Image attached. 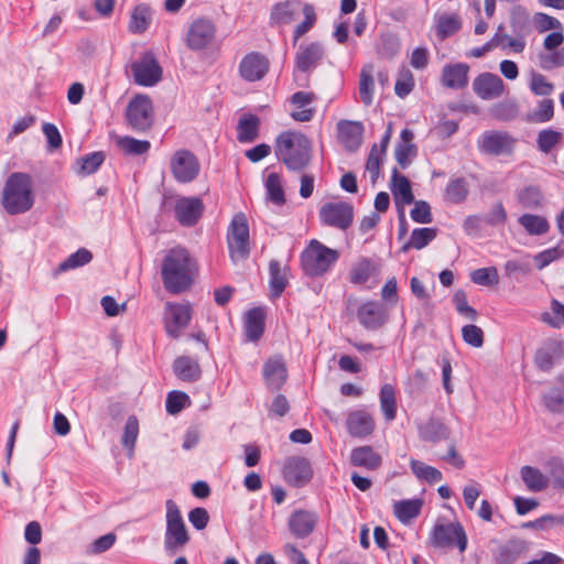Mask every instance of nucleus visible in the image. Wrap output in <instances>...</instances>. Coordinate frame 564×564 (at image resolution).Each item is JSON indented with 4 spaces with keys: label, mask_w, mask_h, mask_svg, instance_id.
<instances>
[{
    "label": "nucleus",
    "mask_w": 564,
    "mask_h": 564,
    "mask_svg": "<svg viewBox=\"0 0 564 564\" xmlns=\"http://www.w3.org/2000/svg\"><path fill=\"white\" fill-rule=\"evenodd\" d=\"M540 66L544 70L564 66V47L552 51L550 54L540 55Z\"/></svg>",
    "instance_id": "680f3d73"
},
{
    "label": "nucleus",
    "mask_w": 564,
    "mask_h": 564,
    "mask_svg": "<svg viewBox=\"0 0 564 564\" xmlns=\"http://www.w3.org/2000/svg\"><path fill=\"white\" fill-rule=\"evenodd\" d=\"M126 118L132 130L144 132L153 123V104L149 96L139 94L133 97L127 107Z\"/></svg>",
    "instance_id": "0eeeda50"
},
{
    "label": "nucleus",
    "mask_w": 564,
    "mask_h": 564,
    "mask_svg": "<svg viewBox=\"0 0 564 564\" xmlns=\"http://www.w3.org/2000/svg\"><path fill=\"white\" fill-rule=\"evenodd\" d=\"M520 476L527 489L531 492H541L549 487V477L536 467L522 466Z\"/></svg>",
    "instance_id": "7c9ffc66"
},
{
    "label": "nucleus",
    "mask_w": 564,
    "mask_h": 564,
    "mask_svg": "<svg viewBox=\"0 0 564 564\" xmlns=\"http://www.w3.org/2000/svg\"><path fill=\"white\" fill-rule=\"evenodd\" d=\"M346 426L351 436L364 438L373 432L375 421L368 412L357 410L348 414Z\"/></svg>",
    "instance_id": "5701e85b"
},
{
    "label": "nucleus",
    "mask_w": 564,
    "mask_h": 564,
    "mask_svg": "<svg viewBox=\"0 0 564 564\" xmlns=\"http://www.w3.org/2000/svg\"><path fill=\"white\" fill-rule=\"evenodd\" d=\"M380 406L382 413L388 421H392L397 415V401L394 388L387 383L380 390Z\"/></svg>",
    "instance_id": "a18cd8bd"
},
{
    "label": "nucleus",
    "mask_w": 564,
    "mask_h": 564,
    "mask_svg": "<svg viewBox=\"0 0 564 564\" xmlns=\"http://www.w3.org/2000/svg\"><path fill=\"white\" fill-rule=\"evenodd\" d=\"M436 32L441 40H445L457 33L462 28V21L457 13H437L435 14Z\"/></svg>",
    "instance_id": "473e14b6"
},
{
    "label": "nucleus",
    "mask_w": 564,
    "mask_h": 564,
    "mask_svg": "<svg viewBox=\"0 0 564 564\" xmlns=\"http://www.w3.org/2000/svg\"><path fill=\"white\" fill-rule=\"evenodd\" d=\"M192 318V306L189 304H167L165 329L170 337L177 338Z\"/></svg>",
    "instance_id": "dca6fc26"
},
{
    "label": "nucleus",
    "mask_w": 564,
    "mask_h": 564,
    "mask_svg": "<svg viewBox=\"0 0 564 564\" xmlns=\"http://www.w3.org/2000/svg\"><path fill=\"white\" fill-rule=\"evenodd\" d=\"M151 23V9L148 4L141 3L134 7L131 12L129 31L133 34L143 33Z\"/></svg>",
    "instance_id": "e433bc0d"
},
{
    "label": "nucleus",
    "mask_w": 564,
    "mask_h": 564,
    "mask_svg": "<svg viewBox=\"0 0 564 564\" xmlns=\"http://www.w3.org/2000/svg\"><path fill=\"white\" fill-rule=\"evenodd\" d=\"M166 529L164 533V550L174 556L188 544L191 538L182 517L181 510L172 499L166 500Z\"/></svg>",
    "instance_id": "39448f33"
},
{
    "label": "nucleus",
    "mask_w": 564,
    "mask_h": 564,
    "mask_svg": "<svg viewBox=\"0 0 564 564\" xmlns=\"http://www.w3.org/2000/svg\"><path fill=\"white\" fill-rule=\"evenodd\" d=\"M451 431L441 420L431 417L419 425V436L424 442L440 443L449 438Z\"/></svg>",
    "instance_id": "b1692460"
},
{
    "label": "nucleus",
    "mask_w": 564,
    "mask_h": 564,
    "mask_svg": "<svg viewBox=\"0 0 564 564\" xmlns=\"http://www.w3.org/2000/svg\"><path fill=\"white\" fill-rule=\"evenodd\" d=\"M470 279L478 285H494L498 283V271L495 267L480 268L471 272Z\"/></svg>",
    "instance_id": "4d7b16f0"
},
{
    "label": "nucleus",
    "mask_w": 564,
    "mask_h": 564,
    "mask_svg": "<svg viewBox=\"0 0 564 564\" xmlns=\"http://www.w3.org/2000/svg\"><path fill=\"white\" fill-rule=\"evenodd\" d=\"M529 88L535 96L547 97L554 91V85L535 70L530 73Z\"/></svg>",
    "instance_id": "3c124183"
},
{
    "label": "nucleus",
    "mask_w": 564,
    "mask_h": 564,
    "mask_svg": "<svg viewBox=\"0 0 564 564\" xmlns=\"http://www.w3.org/2000/svg\"><path fill=\"white\" fill-rule=\"evenodd\" d=\"M467 195L468 186L463 177L449 181L444 193L445 200L452 204L463 203Z\"/></svg>",
    "instance_id": "c03bdc74"
},
{
    "label": "nucleus",
    "mask_w": 564,
    "mask_h": 564,
    "mask_svg": "<svg viewBox=\"0 0 564 564\" xmlns=\"http://www.w3.org/2000/svg\"><path fill=\"white\" fill-rule=\"evenodd\" d=\"M260 119L256 115L242 116L237 126V139L241 143L253 142L259 135Z\"/></svg>",
    "instance_id": "2f4dec72"
},
{
    "label": "nucleus",
    "mask_w": 564,
    "mask_h": 564,
    "mask_svg": "<svg viewBox=\"0 0 564 564\" xmlns=\"http://www.w3.org/2000/svg\"><path fill=\"white\" fill-rule=\"evenodd\" d=\"M269 274L271 296L278 299L288 285L286 269H282L278 260H271L269 263Z\"/></svg>",
    "instance_id": "f704fd0d"
},
{
    "label": "nucleus",
    "mask_w": 564,
    "mask_h": 564,
    "mask_svg": "<svg viewBox=\"0 0 564 564\" xmlns=\"http://www.w3.org/2000/svg\"><path fill=\"white\" fill-rule=\"evenodd\" d=\"M93 259V254L86 248H80L76 252L72 253L66 260L59 263L56 272H65L70 269H76L89 263Z\"/></svg>",
    "instance_id": "8fccbe9b"
},
{
    "label": "nucleus",
    "mask_w": 564,
    "mask_h": 564,
    "mask_svg": "<svg viewBox=\"0 0 564 564\" xmlns=\"http://www.w3.org/2000/svg\"><path fill=\"white\" fill-rule=\"evenodd\" d=\"M265 314L261 307H254L247 312L245 318V333L250 341H257L264 330Z\"/></svg>",
    "instance_id": "c756f323"
},
{
    "label": "nucleus",
    "mask_w": 564,
    "mask_h": 564,
    "mask_svg": "<svg viewBox=\"0 0 564 564\" xmlns=\"http://www.w3.org/2000/svg\"><path fill=\"white\" fill-rule=\"evenodd\" d=\"M318 517L313 511L295 510L289 518V529L297 539L308 536L315 529Z\"/></svg>",
    "instance_id": "412c9836"
},
{
    "label": "nucleus",
    "mask_w": 564,
    "mask_h": 564,
    "mask_svg": "<svg viewBox=\"0 0 564 564\" xmlns=\"http://www.w3.org/2000/svg\"><path fill=\"white\" fill-rule=\"evenodd\" d=\"M283 476L286 482L302 487L313 477V469L305 457H290L285 460Z\"/></svg>",
    "instance_id": "ddd939ff"
},
{
    "label": "nucleus",
    "mask_w": 564,
    "mask_h": 564,
    "mask_svg": "<svg viewBox=\"0 0 564 564\" xmlns=\"http://www.w3.org/2000/svg\"><path fill=\"white\" fill-rule=\"evenodd\" d=\"M216 24L209 18H197L187 28L185 35L186 46L192 51L207 48L216 37Z\"/></svg>",
    "instance_id": "1a4fd4ad"
},
{
    "label": "nucleus",
    "mask_w": 564,
    "mask_h": 564,
    "mask_svg": "<svg viewBox=\"0 0 564 564\" xmlns=\"http://www.w3.org/2000/svg\"><path fill=\"white\" fill-rule=\"evenodd\" d=\"M171 172L178 183H189L199 174L200 164L188 150L176 151L171 159Z\"/></svg>",
    "instance_id": "9b49d317"
},
{
    "label": "nucleus",
    "mask_w": 564,
    "mask_h": 564,
    "mask_svg": "<svg viewBox=\"0 0 564 564\" xmlns=\"http://www.w3.org/2000/svg\"><path fill=\"white\" fill-rule=\"evenodd\" d=\"M227 245L234 262L245 260L250 254L249 225L245 214L234 216L227 230Z\"/></svg>",
    "instance_id": "423d86ee"
},
{
    "label": "nucleus",
    "mask_w": 564,
    "mask_h": 564,
    "mask_svg": "<svg viewBox=\"0 0 564 564\" xmlns=\"http://www.w3.org/2000/svg\"><path fill=\"white\" fill-rule=\"evenodd\" d=\"M544 404L553 413L564 412V393L560 390H552L543 398Z\"/></svg>",
    "instance_id": "774afa93"
},
{
    "label": "nucleus",
    "mask_w": 564,
    "mask_h": 564,
    "mask_svg": "<svg viewBox=\"0 0 564 564\" xmlns=\"http://www.w3.org/2000/svg\"><path fill=\"white\" fill-rule=\"evenodd\" d=\"M563 139L560 131L551 128L543 129L538 133V148L543 153H550Z\"/></svg>",
    "instance_id": "603ef678"
},
{
    "label": "nucleus",
    "mask_w": 564,
    "mask_h": 564,
    "mask_svg": "<svg viewBox=\"0 0 564 564\" xmlns=\"http://www.w3.org/2000/svg\"><path fill=\"white\" fill-rule=\"evenodd\" d=\"M264 185L269 200L278 206H281L285 203V195L282 187L281 177L278 173H270L265 180Z\"/></svg>",
    "instance_id": "de8ad7c7"
},
{
    "label": "nucleus",
    "mask_w": 564,
    "mask_h": 564,
    "mask_svg": "<svg viewBox=\"0 0 564 564\" xmlns=\"http://www.w3.org/2000/svg\"><path fill=\"white\" fill-rule=\"evenodd\" d=\"M453 303L458 314L470 321H475L477 318L478 313L474 307L468 305L465 291L457 290L453 295Z\"/></svg>",
    "instance_id": "13d9d810"
},
{
    "label": "nucleus",
    "mask_w": 564,
    "mask_h": 564,
    "mask_svg": "<svg viewBox=\"0 0 564 564\" xmlns=\"http://www.w3.org/2000/svg\"><path fill=\"white\" fill-rule=\"evenodd\" d=\"M175 375L183 381L193 382L200 378V368L197 361L183 356L175 359L173 364Z\"/></svg>",
    "instance_id": "72a5a7b5"
},
{
    "label": "nucleus",
    "mask_w": 564,
    "mask_h": 564,
    "mask_svg": "<svg viewBox=\"0 0 564 564\" xmlns=\"http://www.w3.org/2000/svg\"><path fill=\"white\" fill-rule=\"evenodd\" d=\"M478 145L480 151L498 156L513 150L514 139L506 132L488 131L481 135Z\"/></svg>",
    "instance_id": "2eb2a0df"
},
{
    "label": "nucleus",
    "mask_w": 564,
    "mask_h": 564,
    "mask_svg": "<svg viewBox=\"0 0 564 564\" xmlns=\"http://www.w3.org/2000/svg\"><path fill=\"white\" fill-rule=\"evenodd\" d=\"M414 88V77L410 69L402 68L399 72L394 86V93L400 98L408 96Z\"/></svg>",
    "instance_id": "6e6d98bb"
},
{
    "label": "nucleus",
    "mask_w": 564,
    "mask_h": 564,
    "mask_svg": "<svg viewBox=\"0 0 564 564\" xmlns=\"http://www.w3.org/2000/svg\"><path fill=\"white\" fill-rule=\"evenodd\" d=\"M462 336L466 344L479 348L484 345V332L480 327L469 324L462 328Z\"/></svg>",
    "instance_id": "0e129e2a"
},
{
    "label": "nucleus",
    "mask_w": 564,
    "mask_h": 564,
    "mask_svg": "<svg viewBox=\"0 0 564 564\" xmlns=\"http://www.w3.org/2000/svg\"><path fill=\"white\" fill-rule=\"evenodd\" d=\"M413 203L414 207L410 213L412 220L419 224H431L433 217L430 204L425 200H416Z\"/></svg>",
    "instance_id": "e2e57ef3"
},
{
    "label": "nucleus",
    "mask_w": 564,
    "mask_h": 564,
    "mask_svg": "<svg viewBox=\"0 0 564 564\" xmlns=\"http://www.w3.org/2000/svg\"><path fill=\"white\" fill-rule=\"evenodd\" d=\"M390 189L394 196L397 204H412L414 202V195L412 193L410 181L399 173L398 169L392 170Z\"/></svg>",
    "instance_id": "cd10ccee"
},
{
    "label": "nucleus",
    "mask_w": 564,
    "mask_h": 564,
    "mask_svg": "<svg viewBox=\"0 0 564 564\" xmlns=\"http://www.w3.org/2000/svg\"><path fill=\"white\" fill-rule=\"evenodd\" d=\"M429 542L435 549L451 547L456 544L463 553L467 547V535L460 523H437L430 533Z\"/></svg>",
    "instance_id": "6e6552de"
},
{
    "label": "nucleus",
    "mask_w": 564,
    "mask_h": 564,
    "mask_svg": "<svg viewBox=\"0 0 564 564\" xmlns=\"http://www.w3.org/2000/svg\"><path fill=\"white\" fill-rule=\"evenodd\" d=\"M414 134L409 129H403L400 134V142L395 148V160L402 169L410 165L412 159L416 156L417 149L412 143Z\"/></svg>",
    "instance_id": "bb28decb"
},
{
    "label": "nucleus",
    "mask_w": 564,
    "mask_h": 564,
    "mask_svg": "<svg viewBox=\"0 0 564 564\" xmlns=\"http://www.w3.org/2000/svg\"><path fill=\"white\" fill-rule=\"evenodd\" d=\"M139 434V422L134 415H131L127 419L123 436H122V445L128 448L131 453L133 452L137 438Z\"/></svg>",
    "instance_id": "bf43d9fd"
},
{
    "label": "nucleus",
    "mask_w": 564,
    "mask_h": 564,
    "mask_svg": "<svg viewBox=\"0 0 564 564\" xmlns=\"http://www.w3.org/2000/svg\"><path fill=\"white\" fill-rule=\"evenodd\" d=\"M1 204L9 215L29 212L34 204L31 175L23 172L11 173L2 189Z\"/></svg>",
    "instance_id": "7ed1b4c3"
},
{
    "label": "nucleus",
    "mask_w": 564,
    "mask_h": 564,
    "mask_svg": "<svg viewBox=\"0 0 564 564\" xmlns=\"http://www.w3.org/2000/svg\"><path fill=\"white\" fill-rule=\"evenodd\" d=\"M323 54L324 51L319 43L300 46L295 56L297 69L304 73L312 69L322 59Z\"/></svg>",
    "instance_id": "393cba45"
},
{
    "label": "nucleus",
    "mask_w": 564,
    "mask_h": 564,
    "mask_svg": "<svg viewBox=\"0 0 564 564\" xmlns=\"http://www.w3.org/2000/svg\"><path fill=\"white\" fill-rule=\"evenodd\" d=\"M302 10L301 2L288 0L273 7L270 15L272 25H283L293 22Z\"/></svg>",
    "instance_id": "a878e982"
},
{
    "label": "nucleus",
    "mask_w": 564,
    "mask_h": 564,
    "mask_svg": "<svg viewBox=\"0 0 564 564\" xmlns=\"http://www.w3.org/2000/svg\"><path fill=\"white\" fill-rule=\"evenodd\" d=\"M196 271V261L185 248L170 249L161 265V276L165 290L172 294L188 290L194 282Z\"/></svg>",
    "instance_id": "f257e3e1"
},
{
    "label": "nucleus",
    "mask_w": 564,
    "mask_h": 564,
    "mask_svg": "<svg viewBox=\"0 0 564 564\" xmlns=\"http://www.w3.org/2000/svg\"><path fill=\"white\" fill-rule=\"evenodd\" d=\"M321 220L327 226L347 229L354 218V208L345 202L327 203L319 209Z\"/></svg>",
    "instance_id": "f8f14e48"
},
{
    "label": "nucleus",
    "mask_w": 564,
    "mask_h": 564,
    "mask_svg": "<svg viewBox=\"0 0 564 564\" xmlns=\"http://www.w3.org/2000/svg\"><path fill=\"white\" fill-rule=\"evenodd\" d=\"M269 69V61L262 54L251 52L240 62L239 73L247 82L260 80Z\"/></svg>",
    "instance_id": "a211bd4d"
},
{
    "label": "nucleus",
    "mask_w": 564,
    "mask_h": 564,
    "mask_svg": "<svg viewBox=\"0 0 564 564\" xmlns=\"http://www.w3.org/2000/svg\"><path fill=\"white\" fill-rule=\"evenodd\" d=\"M116 142L118 148L128 155L145 154L151 148L148 140H138L132 137H119Z\"/></svg>",
    "instance_id": "37998d69"
},
{
    "label": "nucleus",
    "mask_w": 564,
    "mask_h": 564,
    "mask_svg": "<svg viewBox=\"0 0 564 564\" xmlns=\"http://www.w3.org/2000/svg\"><path fill=\"white\" fill-rule=\"evenodd\" d=\"M377 270V265L373 260L369 258H361L357 261L350 272H349V281L352 284H364Z\"/></svg>",
    "instance_id": "4c0bfd02"
},
{
    "label": "nucleus",
    "mask_w": 564,
    "mask_h": 564,
    "mask_svg": "<svg viewBox=\"0 0 564 564\" xmlns=\"http://www.w3.org/2000/svg\"><path fill=\"white\" fill-rule=\"evenodd\" d=\"M564 256V248L553 247L546 250H543L534 256V261L536 262V267L539 270L544 269L553 261L560 259Z\"/></svg>",
    "instance_id": "69168bd1"
},
{
    "label": "nucleus",
    "mask_w": 564,
    "mask_h": 564,
    "mask_svg": "<svg viewBox=\"0 0 564 564\" xmlns=\"http://www.w3.org/2000/svg\"><path fill=\"white\" fill-rule=\"evenodd\" d=\"M524 551V545L520 541H509L499 549L497 561L500 564L514 563Z\"/></svg>",
    "instance_id": "09e8293b"
},
{
    "label": "nucleus",
    "mask_w": 564,
    "mask_h": 564,
    "mask_svg": "<svg viewBox=\"0 0 564 564\" xmlns=\"http://www.w3.org/2000/svg\"><path fill=\"white\" fill-rule=\"evenodd\" d=\"M204 205L200 198L183 197L175 204V218L183 226H194L200 218Z\"/></svg>",
    "instance_id": "f3484780"
},
{
    "label": "nucleus",
    "mask_w": 564,
    "mask_h": 564,
    "mask_svg": "<svg viewBox=\"0 0 564 564\" xmlns=\"http://www.w3.org/2000/svg\"><path fill=\"white\" fill-rule=\"evenodd\" d=\"M519 203L525 208H536L541 204V193L535 187H527L518 195Z\"/></svg>",
    "instance_id": "338daca9"
},
{
    "label": "nucleus",
    "mask_w": 564,
    "mask_h": 564,
    "mask_svg": "<svg viewBox=\"0 0 564 564\" xmlns=\"http://www.w3.org/2000/svg\"><path fill=\"white\" fill-rule=\"evenodd\" d=\"M275 156L290 171L301 172L312 158L311 141L301 132L284 131L275 140Z\"/></svg>",
    "instance_id": "f03ea898"
},
{
    "label": "nucleus",
    "mask_w": 564,
    "mask_h": 564,
    "mask_svg": "<svg viewBox=\"0 0 564 564\" xmlns=\"http://www.w3.org/2000/svg\"><path fill=\"white\" fill-rule=\"evenodd\" d=\"M338 134L346 148L354 150L360 144L361 124L359 122L343 120L338 122Z\"/></svg>",
    "instance_id": "c9c22d12"
},
{
    "label": "nucleus",
    "mask_w": 564,
    "mask_h": 564,
    "mask_svg": "<svg viewBox=\"0 0 564 564\" xmlns=\"http://www.w3.org/2000/svg\"><path fill=\"white\" fill-rule=\"evenodd\" d=\"M518 221L531 236H541L550 230V224L544 216L523 214Z\"/></svg>",
    "instance_id": "58836bf2"
},
{
    "label": "nucleus",
    "mask_w": 564,
    "mask_h": 564,
    "mask_svg": "<svg viewBox=\"0 0 564 564\" xmlns=\"http://www.w3.org/2000/svg\"><path fill=\"white\" fill-rule=\"evenodd\" d=\"M105 161V154L102 152H93L78 161L79 173L83 175H89L95 173L102 162Z\"/></svg>",
    "instance_id": "5fc2aeb1"
},
{
    "label": "nucleus",
    "mask_w": 564,
    "mask_h": 564,
    "mask_svg": "<svg viewBox=\"0 0 564 564\" xmlns=\"http://www.w3.org/2000/svg\"><path fill=\"white\" fill-rule=\"evenodd\" d=\"M421 508L420 499L402 500L394 503V514L401 522H408L420 514Z\"/></svg>",
    "instance_id": "49530a36"
},
{
    "label": "nucleus",
    "mask_w": 564,
    "mask_h": 564,
    "mask_svg": "<svg viewBox=\"0 0 564 564\" xmlns=\"http://www.w3.org/2000/svg\"><path fill=\"white\" fill-rule=\"evenodd\" d=\"M469 67L465 63L446 64L442 69L441 84L451 89H463L468 84Z\"/></svg>",
    "instance_id": "4be33fe9"
},
{
    "label": "nucleus",
    "mask_w": 564,
    "mask_h": 564,
    "mask_svg": "<svg viewBox=\"0 0 564 564\" xmlns=\"http://www.w3.org/2000/svg\"><path fill=\"white\" fill-rule=\"evenodd\" d=\"M304 21L300 23L294 31V41L296 42L301 36L307 33L316 21L314 8L311 4H304L302 8Z\"/></svg>",
    "instance_id": "052dcab7"
},
{
    "label": "nucleus",
    "mask_w": 564,
    "mask_h": 564,
    "mask_svg": "<svg viewBox=\"0 0 564 564\" xmlns=\"http://www.w3.org/2000/svg\"><path fill=\"white\" fill-rule=\"evenodd\" d=\"M435 237H436V229H434V228H427V227L415 228L411 234L410 240L402 246L401 251L406 252L411 248H414L417 250L423 249Z\"/></svg>",
    "instance_id": "ea45409f"
},
{
    "label": "nucleus",
    "mask_w": 564,
    "mask_h": 564,
    "mask_svg": "<svg viewBox=\"0 0 564 564\" xmlns=\"http://www.w3.org/2000/svg\"><path fill=\"white\" fill-rule=\"evenodd\" d=\"M350 462L354 466L376 470L381 466L382 458L371 446H360L351 451Z\"/></svg>",
    "instance_id": "c85d7f7f"
},
{
    "label": "nucleus",
    "mask_w": 564,
    "mask_h": 564,
    "mask_svg": "<svg viewBox=\"0 0 564 564\" xmlns=\"http://www.w3.org/2000/svg\"><path fill=\"white\" fill-rule=\"evenodd\" d=\"M473 90L482 100L497 99L505 93V83L496 74L481 73L474 79Z\"/></svg>",
    "instance_id": "4468645a"
},
{
    "label": "nucleus",
    "mask_w": 564,
    "mask_h": 564,
    "mask_svg": "<svg viewBox=\"0 0 564 564\" xmlns=\"http://www.w3.org/2000/svg\"><path fill=\"white\" fill-rule=\"evenodd\" d=\"M340 253L317 239H312L301 253L303 272L311 278L322 276L338 261Z\"/></svg>",
    "instance_id": "20e7f679"
},
{
    "label": "nucleus",
    "mask_w": 564,
    "mask_h": 564,
    "mask_svg": "<svg viewBox=\"0 0 564 564\" xmlns=\"http://www.w3.org/2000/svg\"><path fill=\"white\" fill-rule=\"evenodd\" d=\"M263 378L267 387L272 391H278L283 387L288 378V370L281 356H273L264 362Z\"/></svg>",
    "instance_id": "6ab92c4d"
},
{
    "label": "nucleus",
    "mask_w": 564,
    "mask_h": 564,
    "mask_svg": "<svg viewBox=\"0 0 564 564\" xmlns=\"http://www.w3.org/2000/svg\"><path fill=\"white\" fill-rule=\"evenodd\" d=\"M133 79L137 85L143 87H152L162 78V67L160 66L155 55L148 51L131 64Z\"/></svg>",
    "instance_id": "9d476101"
},
{
    "label": "nucleus",
    "mask_w": 564,
    "mask_h": 564,
    "mask_svg": "<svg viewBox=\"0 0 564 564\" xmlns=\"http://www.w3.org/2000/svg\"><path fill=\"white\" fill-rule=\"evenodd\" d=\"M373 67L371 65L364 66L359 78V96L364 105L370 106L373 100Z\"/></svg>",
    "instance_id": "a19ab883"
},
{
    "label": "nucleus",
    "mask_w": 564,
    "mask_h": 564,
    "mask_svg": "<svg viewBox=\"0 0 564 564\" xmlns=\"http://www.w3.org/2000/svg\"><path fill=\"white\" fill-rule=\"evenodd\" d=\"M554 117V101L544 98L538 102L536 108L530 115V120L535 123H544Z\"/></svg>",
    "instance_id": "864d4df0"
},
{
    "label": "nucleus",
    "mask_w": 564,
    "mask_h": 564,
    "mask_svg": "<svg viewBox=\"0 0 564 564\" xmlns=\"http://www.w3.org/2000/svg\"><path fill=\"white\" fill-rule=\"evenodd\" d=\"M357 317L365 328L371 330L380 328L388 319L383 305L375 301L359 306Z\"/></svg>",
    "instance_id": "aec40b11"
},
{
    "label": "nucleus",
    "mask_w": 564,
    "mask_h": 564,
    "mask_svg": "<svg viewBox=\"0 0 564 564\" xmlns=\"http://www.w3.org/2000/svg\"><path fill=\"white\" fill-rule=\"evenodd\" d=\"M410 466L412 473L417 479L424 480L429 484L440 482L443 478L442 473L437 468L429 466L423 462L416 460L414 458L410 460Z\"/></svg>",
    "instance_id": "79ce46f5"
}]
</instances>
